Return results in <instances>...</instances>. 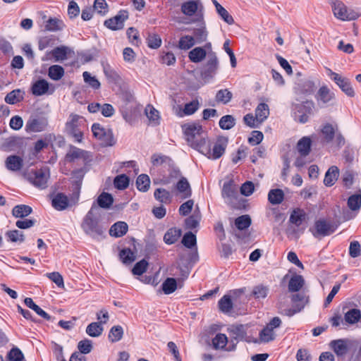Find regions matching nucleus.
<instances>
[{"label": "nucleus", "instance_id": "1", "mask_svg": "<svg viewBox=\"0 0 361 361\" xmlns=\"http://www.w3.org/2000/svg\"><path fill=\"white\" fill-rule=\"evenodd\" d=\"M81 228L87 235L95 240L100 241L106 237L107 226L101 221L99 209L94 204L84 216Z\"/></svg>", "mask_w": 361, "mask_h": 361}, {"label": "nucleus", "instance_id": "2", "mask_svg": "<svg viewBox=\"0 0 361 361\" xmlns=\"http://www.w3.org/2000/svg\"><path fill=\"white\" fill-rule=\"evenodd\" d=\"M185 140L188 145L201 154H209V140L197 123H189L183 126Z\"/></svg>", "mask_w": 361, "mask_h": 361}, {"label": "nucleus", "instance_id": "3", "mask_svg": "<svg viewBox=\"0 0 361 361\" xmlns=\"http://www.w3.org/2000/svg\"><path fill=\"white\" fill-rule=\"evenodd\" d=\"M332 8L334 16L341 20H353L357 18V14L348 11L344 4L339 0H327Z\"/></svg>", "mask_w": 361, "mask_h": 361}, {"label": "nucleus", "instance_id": "4", "mask_svg": "<svg viewBox=\"0 0 361 361\" xmlns=\"http://www.w3.org/2000/svg\"><path fill=\"white\" fill-rule=\"evenodd\" d=\"M92 131L94 137L102 142V145L113 146L115 144L112 131L104 128L99 123H94L92 126Z\"/></svg>", "mask_w": 361, "mask_h": 361}, {"label": "nucleus", "instance_id": "5", "mask_svg": "<svg viewBox=\"0 0 361 361\" xmlns=\"http://www.w3.org/2000/svg\"><path fill=\"white\" fill-rule=\"evenodd\" d=\"M49 178V171L47 168L36 169L28 175L29 181L39 189H44L47 187Z\"/></svg>", "mask_w": 361, "mask_h": 361}, {"label": "nucleus", "instance_id": "6", "mask_svg": "<svg viewBox=\"0 0 361 361\" xmlns=\"http://www.w3.org/2000/svg\"><path fill=\"white\" fill-rule=\"evenodd\" d=\"M329 76L348 97H354L355 96V92L348 78L342 76L331 70H329Z\"/></svg>", "mask_w": 361, "mask_h": 361}, {"label": "nucleus", "instance_id": "7", "mask_svg": "<svg viewBox=\"0 0 361 361\" xmlns=\"http://www.w3.org/2000/svg\"><path fill=\"white\" fill-rule=\"evenodd\" d=\"M228 145V138L226 137H219L212 149L211 142H209V154H203L209 159H219L225 152Z\"/></svg>", "mask_w": 361, "mask_h": 361}, {"label": "nucleus", "instance_id": "8", "mask_svg": "<svg viewBox=\"0 0 361 361\" xmlns=\"http://www.w3.org/2000/svg\"><path fill=\"white\" fill-rule=\"evenodd\" d=\"M310 231L312 235L317 237L329 235L335 231L332 224L324 219H320L314 222V229Z\"/></svg>", "mask_w": 361, "mask_h": 361}, {"label": "nucleus", "instance_id": "9", "mask_svg": "<svg viewBox=\"0 0 361 361\" xmlns=\"http://www.w3.org/2000/svg\"><path fill=\"white\" fill-rule=\"evenodd\" d=\"M128 18V12L121 10L114 17L107 19L104 25L111 30H118L123 28L124 22Z\"/></svg>", "mask_w": 361, "mask_h": 361}, {"label": "nucleus", "instance_id": "10", "mask_svg": "<svg viewBox=\"0 0 361 361\" xmlns=\"http://www.w3.org/2000/svg\"><path fill=\"white\" fill-rule=\"evenodd\" d=\"M247 325L244 324H236L232 325L229 329L228 331L232 336L231 343H237L239 341H245L246 342H250V340L247 336Z\"/></svg>", "mask_w": 361, "mask_h": 361}, {"label": "nucleus", "instance_id": "11", "mask_svg": "<svg viewBox=\"0 0 361 361\" xmlns=\"http://www.w3.org/2000/svg\"><path fill=\"white\" fill-rule=\"evenodd\" d=\"M87 109L92 114L101 112L102 115L106 118L111 117L115 114L114 106L107 103L101 105L99 103L93 102L88 104Z\"/></svg>", "mask_w": 361, "mask_h": 361}, {"label": "nucleus", "instance_id": "12", "mask_svg": "<svg viewBox=\"0 0 361 361\" xmlns=\"http://www.w3.org/2000/svg\"><path fill=\"white\" fill-rule=\"evenodd\" d=\"M48 121L45 118H30L26 123L27 132L39 133L46 130Z\"/></svg>", "mask_w": 361, "mask_h": 361}, {"label": "nucleus", "instance_id": "13", "mask_svg": "<svg viewBox=\"0 0 361 361\" xmlns=\"http://www.w3.org/2000/svg\"><path fill=\"white\" fill-rule=\"evenodd\" d=\"M202 9L203 6L198 1L190 0L183 3L181 5V11L185 16H192L196 12L199 11L197 18L202 13Z\"/></svg>", "mask_w": 361, "mask_h": 361}, {"label": "nucleus", "instance_id": "14", "mask_svg": "<svg viewBox=\"0 0 361 361\" xmlns=\"http://www.w3.org/2000/svg\"><path fill=\"white\" fill-rule=\"evenodd\" d=\"M314 89L315 85L314 82L309 79L299 80L294 87L296 94L304 96L312 94Z\"/></svg>", "mask_w": 361, "mask_h": 361}, {"label": "nucleus", "instance_id": "15", "mask_svg": "<svg viewBox=\"0 0 361 361\" xmlns=\"http://www.w3.org/2000/svg\"><path fill=\"white\" fill-rule=\"evenodd\" d=\"M335 98V94L326 86H322L317 94L315 99L319 106L328 104Z\"/></svg>", "mask_w": 361, "mask_h": 361}, {"label": "nucleus", "instance_id": "16", "mask_svg": "<svg viewBox=\"0 0 361 361\" xmlns=\"http://www.w3.org/2000/svg\"><path fill=\"white\" fill-rule=\"evenodd\" d=\"M196 21H200L201 23L199 27L193 30V37L195 38V43L200 44L205 42L208 36V32L203 20V13L200 15L199 18L196 19Z\"/></svg>", "mask_w": 361, "mask_h": 361}, {"label": "nucleus", "instance_id": "17", "mask_svg": "<svg viewBox=\"0 0 361 361\" xmlns=\"http://www.w3.org/2000/svg\"><path fill=\"white\" fill-rule=\"evenodd\" d=\"M227 343L228 337L224 334L219 333L212 338V346L215 350L233 351L235 349V343H233L231 346L226 348Z\"/></svg>", "mask_w": 361, "mask_h": 361}, {"label": "nucleus", "instance_id": "18", "mask_svg": "<svg viewBox=\"0 0 361 361\" xmlns=\"http://www.w3.org/2000/svg\"><path fill=\"white\" fill-rule=\"evenodd\" d=\"M221 195L226 200V202L229 203L235 199L237 195V188L233 180L224 182L221 190Z\"/></svg>", "mask_w": 361, "mask_h": 361}, {"label": "nucleus", "instance_id": "19", "mask_svg": "<svg viewBox=\"0 0 361 361\" xmlns=\"http://www.w3.org/2000/svg\"><path fill=\"white\" fill-rule=\"evenodd\" d=\"M311 106H307L303 104H298L295 109L294 120L300 123H305L309 120V115L311 114Z\"/></svg>", "mask_w": 361, "mask_h": 361}, {"label": "nucleus", "instance_id": "20", "mask_svg": "<svg viewBox=\"0 0 361 361\" xmlns=\"http://www.w3.org/2000/svg\"><path fill=\"white\" fill-rule=\"evenodd\" d=\"M89 158L90 155L88 152L72 145L70 147V149L66 155V160L68 162H72L79 159L87 161Z\"/></svg>", "mask_w": 361, "mask_h": 361}, {"label": "nucleus", "instance_id": "21", "mask_svg": "<svg viewBox=\"0 0 361 361\" xmlns=\"http://www.w3.org/2000/svg\"><path fill=\"white\" fill-rule=\"evenodd\" d=\"M329 345L338 357L345 356L348 351V341L345 339L333 340Z\"/></svg>", "mask_w": 361, "mask_h": 361}, {"label": "nucleus", "instance_id": "22", "mask_svg": "<svg viewBox=\"0 0 361 361\" xmlns=\"http://www.w3.org/2000/svg\"><path fill=\"white\" fill-rule=\"evenodd\" d=\"M56 136L54 133H47L44 135V139L38 140L34 146V154H39L43 149L47 148L49 144L56 140Z\"/></svg>", "mask_w": 361, "mask_h": 361}, {"label": "nucleus", "instance_id": "23", "mask_svg": "<svg viewBox=\"0 0 361 361\" xmlns=\"http://www.w3.org/2000/svg\"><path fill=\"white\" fill-rule=\"evenodd\" d=\"M5 165L8 170L18 171L22 169L23 160L18 155H10L6 158Z\"/></svg>", "mask_w": 361, "mask_h": 361}, {"label": "nucleus", "instance_id": "24", "mask_svg": "<svg viewBox=\"0 0 361 361\" xmlns=\"http://www.w3.org/2000/svg\"><path fill=\"white\" fill-rule=\"evenodd\" d=\"M339 176V169L336 166H331L325 173L324 184L327 187H331L338 180Z\"/></svg>", "mask_w": 361, "mask_h": 361}, {"label": "nucleus", "instance_id": "25", "mask_svg": "<svg viewBox=\"0 0 361 361\" xmlns=\"http://www.w3.org/2000/svg\"><path fill=\"white\" fill-rule=\"evenodd\" d=\"M51 204L58 211L64 210L68 206V197L63 193L59 192L53 197Z\"/></svg>", "mask_w": 361, "mask_h": 361}, {"label": "nucleus", "instance_id": "26", "mask_svg": "<svg viewBox=\"0 0 361 361\" xmlns=\"http://www.w3.org/2000/svg\"><path fill=\"white\" fill-rule=\"evenodd\" d=\"M128 224L124 221L114 224L109 229V235L116 238L123 236L128 232Z\"/></svg>", "mask_w": 361, "mask_h": 361}, {"label": "nucleus", "instance_id": "27", "mask_svg": "<svg viewBox=\"0 0 361 361\" xmlns=\"http://www.w3.org/2000/svg\"><path fill=\"white\" fill-rule=\"evenodd\" d=\"M219 67V60L216 54L211 51L208 54V59L205 65V73L212 75L215 73Z\"/></svg>", "mask_w": 361, "mask_h": 361}, {"label": "nucleus", "instance_id": "28", "mask_svg": "<svg viewBox=\"0 0 361 361\" xmlns=\"http://www.w3.org/2000/svg\"><path fill=\"white\" fill-rule=\"evenodd\" d=\"M176 190L181 194L183 199L188 198L192 195L190 183L185 177H182L177 183Z\"/></svg>", "mask_w": 361, "mask_h": 361}, {"label": "nucleus", "instance_id": "29", "mask_svg": "<svg viewBox=\"0 0 361 361\" xmlns=\"http://www.w3.org/2000/svg\"><path fill=\"white\" fill-rule=\"evenodd\" d=\"M312 140L309 137H302L297 144V150L302 157L307 156L311 150Z\"/></svg>", "mask_w": 361, "mask_h": 361}, {"label": "nucleus", "instance_id": "30", "mask_svg": "<svg viewBox=\"0 0 361 361\" xmlns=\"http://www.w3.org/2000/svg\"><path fill=\"white\" fill-rule=\"evenodd\" d=\"M182 234V231L178 228H169L164 236V241L167 245H172L178 241Z\"/></svg>", "mask_w": 361, "mask_h": 361}, {"label": "nucleus", "instance_id": "31", "mask_svg": "<svg viewBox=\"0 0 361 361\" xmlns=\"http://www.w3.org/2000/svg\"><path fill=\"white\" fill-rule=\"evenodd\" d=\"M306 216L307 214L302 209L296 208L291 212L289 221L296 226H300L305 220Z\"/></svg>", "mask_w": 361, "mask_h": 361}, {"label": "nucleus", "instance_id": "32", "mask_svg": "<svg viewBox=\"0 0 361 361\" xmlns=\"http://www.w3.org/2000/svg\"><path fill=\"white\" fill-rule=\"evenodd\" d=\"M49 90V83L44 79L36 81L32 86V93L35 96L44 94Z\"/></svg>", "mask_w": 361, "mask_h": 361}, {"label": "nucleus", "instance_id": "33", "mask_svg": "<svg viewBox=\"0 0 361 361\" xmlns=\"http://www.w3.org/2000/svg\"><path fill=\"white\" fill-rule=\"evenodd\" d=\"M305 284V280L301 275L293 276L288 282V290L291 293L299 291Z\"/></svg>", "mask_w": 361, "mask_h": 361}, {"label": "nucleus", "instance_id": "34", "mask_svg": "<svg viewBox=\"0 0 361 361\" xmlns=\"http://www.w3.org/2000/svg\"><path fill=\"white\" fill-rule=\"evenodd\" d=\"M24 302L27 307L34 310L39 316H40L43 319L47 321H50L51 319V317L45 311H44L40 307L36 305L32 298H26L24 300Z\"/></svg>", "mask_w": 361, "mask_h": 361}, {"label": "nucleus", "instance_id": "35", "mask_svg": "<svg viewBox=\"0 0 361 361\" xmlns=\"http://www.w3.org/2000/svg\"><path fill=\"white\" fill-rule=\"evenodd\" d=\"M361 319V311L358 309H350L344 314V322L347 324H355Z\"/></svg>", "mask_w": 361, "mask_h": 361}, {"label": "nucleus", "instance_id": "36", "mask_svg": "<svg viewBox=\"0 0 361 361\" xmlns=\"http://www.w3.org/2000/svg\"><path fill=\"white\" fill-rule=\"evenodd\" d=\"M24 94V91L20 89H16L8 93L4 100L7 104H15L23 99Z\"/></svg>", "mask_w": 361, "mask_h": 361}, {"label": "nucleus", "instance_id": "37", "mask_svg": "<svg viewBox=\"0 0 361 361\" xmlns=\"http://www.w3.org/2000/svg\"><path fill=\"white\" fill-rule=\"evenodd\" d=\"M32 212L31 207L25 204H18L12 209V214L16 218H24L29 216Z\"/></svg>", "mask_w": 361, "mask_h": 361}, {"label": "nucleus", "instance_id": "38", "mask_svg": "<svg viewBox=\"0 0 361 361\" xmlns=\"http://www.w3.org/2000/svg\"><path fill=\"white\" fill-rule=\"evenodd\" d=\"M207 55L205 49L202 47H195L188 54V58L193 63L201 62Z\"/></svg>", "mask_w": 361, "mask_h": 361}, {"label": "nucleus", "instance_id": "39", "mask_svg": "<svg viewBox=\"0 0 361 361\" xmlns=\"http://www.w3.org/2000/svg\"><path fill=\"white\" fill-rule=\"evenodd\" d=\"M284 199V192L281 189H272L268 193V200L271 204H281Z\"/></svg>", "mask_w": 361, "mask_h": 361}, {"label": "nucleus", "instance_id": "40", "mask_svg": "<svg viewBox=\"0 0 361 361\" xmlns=\"http://www.w3.org/2000/svg\"><path fill=\"white\" fill-rule=\"evenodd\" d=\"M269 114V109L267 104L260 103L255 109V116L257 121L263 122L267 118Z\"/></svg>", "mask_w": 361, "mask_h": 361}, {"label": "nucleus", "instance_id": "41", "mask_svg": "<svg viewBox=\"0 0 361 361\" xmlns=\"http://www.w3.org/2000/svg\"><path fill=\"white\" fill-rule=\"evenodd\" d=\"M114 202L113 196L108 193L103 192L97 197L98 205L104 209H109L111 207Z\"/></svg>", "mask_w": 361, "mask_h": 361}, {"label": "nucleus", "instance_id": "42", "mask_svg": "<svg viewBox=\"0 0 361 361\" xmlns=\"http://www.w3.org/2000/svg\"><path fill=\"white\" fill-rule=\"evenodd\" d=\"M48 75L53 80H59L64 75V69L59 65H52L49 68Z\"/></svg>", "mask_w": 361, "mask_h": 361}, {"label": "nucleus", "instance_id": "43", "mask_svg": "<svg viewBox=\"0 0 361 361\" xmlns=\"http://www.w3.org/2000/svg\"><path fill=\"white\" fill-rule=\"evenodd\" d=\"M233 98V94L228 89H224L219 90L215 97V100L218 103L226 104L231 102Z\"/></svg>", "mask_w": 361, "mask_h": 361}, {"label": "nucleus", "instance_id": "44", "mask_svg": "<svg viewBox=\"0 0 361 361\" xmlns=\"http://www.w3.org/2000/svg\"><path fill=\"white\" fill-rule=\"evenodd\" d=\"M181 243L187 248L192 249L195 247V252H197V238L196 235L192 232L185 233L182 238Z\"/></svg>", "mask_w": 361, "mask_h": 361}, {"label": "nucleus", "instance_id": "45", "mask_svg": "<svg viewBox=\"0 0 361 361\" xmlns=\"http://www.w3.org/2000/svg\"><path fill=\"white\" fill-rule=\"evenodd\" d=\"M177 281L174 278H167L162 283L161 288L164 294L169 295L177 289Z\"/></svg>", "mask_w": 361, "mask_h": 361}, {"label": "nucleus", "instance_id": "46", "mask_svg": "<svg viewBox=\"0 0 361 361\" xmlns=\"http://www.w3.org/2000/svg\"><path fill=\"white\" fill-rule=\"evenodd\" d=\"M104 331L103 326L98 322H92L86 328V334L91 337H99Z\"/></svg>", "mask_w": 361, "mask_h": 361}, {"label": "nucleus", "instance_id": "47", "mask_svg": "<svg viewBox=\"0 0 361 361\" xmlns=\"http://www.w3.org/2000/svg\"><path fill=\"white\" fill-rule=\"evenodd\" d=\"M151 162L152 165L154 166H161L163 164H166L169 166H171L173 161L168 156L161 154H154L151 157Z\"/></svg>", "mask_w": 361, "mask_h": 361}, {"label": "nucleus", "instance_id": "48", "mask_svg": "<svg viewBox=\"0 0 361 361\" xmlns=\"http://www.w3.org/2000/svg\"><path fill=\"white\" fill-rule=\"evenodd\" d=\"M348 207L352 211H358L361 207V192L350 195L348 199Z\"/></svg>", "mask_w": 361, "mask_h": 361}, {"label": "nucleus", "instance_id": "49", "mask_svg": "<svg viewBox=\"0 0 361 361\" xmlns=\"http://www.w3.org/2000/svg\"><path fill=\"white\" fill-rule=\"evenodd\" d=\"M123 335V329L121 326H114L109 332V339L111 342L115 343L119 341Z\"/></svg>", "mask_w": 361, "mask_h": 361}, {"label": "nucleus", "instance_id": "50", "mask_svg": "<svg viewBox=\"0 0 361 361\" xmlns=\"http://www.w3.org/2000/svg\"><path fill=\"white\" fill-rule=\"evenodd\" d=\"M269 288L267 286L262 284L255 286L252 291V295L257 300L264 299L269 294Z\"/></svg>", "mask_w": 361, "mask_h": 361}, {"label": "nucleus", "instance_id": "51", "mask_svg": "<svg viewBox=\"0 0 361 361\" xmlns=\"http://www.w3.org/2000/svg\"><path fill=\"white\" fill-rule=\"evenodd\" d=\"M64 24L62 20L57 18H49L45 25V29L48 31L56 32L63 30Z\"/></svg>", "mask_w": 361, "mask_h": 361}, {"label": "nucleus", "instance_id": "52", "mask_svg": "<svg viewBox=\"0 0 361 361\" xmlns=\"http://www.w3.org/2000/svg\"><path fill=\"white\" fill-rule=\"evenodd\" d=\"M154 196L156 200L161 203L167 204L171 200L170 192L164 188H157L154 192Z\"/></svg>", "mask_w": 361, "mask_h": 361}, {"label": "nucleus", "instance_id": "53", "mask_svg": "<svg viewBox=\"0 0 361 361\" xmlns=\"http://www.w3.org/2000/svg\"><path fill=\"white\" fill-rule=\"evenodd\" d=\"M259 340L262 343H269L275 339L276 334L271 327L267 326L259 332Z\"/></svg>", "mask_w": 361, "mask_h": 361}, {"label": "nucleus", "instance_id": "54", "mask_svg": "<svg viewBox=\"0 0 361 361\" xmlns=\"http://www.w3.org/2000/svg\"><path fill=\"white\" fill-rule=\"evenodd\" d=\"M219 310L224 313H228L233 309V302L231 297L228 295H224L218 302Z\"/></svg>", "mask_w": 361, "mask_h": 361}, {"label": "nucleus", "instance_id": "55", "mask_svg": "<svg viewBox=\"0 0 361 361\" xmlns=\"http://www.w3.org/2000/svg\"><path fill=\"white\" fill-rule=\"evenodd\" d=\"M195 44V38L190 35H184L181 37L178 42V47L182 50H188Z\"/></svg>", "mask_w": 361, "mask_h": 361}, {"label": "nucleus", "instance_id": "56", "mask_svg": "<svg viewBox=\"0 0 361 361\" xmlns=\"http://www.w3.org/2000/svg\"><path fill=\"white\" fill-rule=\"evenodd\" d=\"M150 185L149 177L146 174L140 175L136 180V185L138 190L146 192L148 190Z\"/></svg>", "mask_w": 361, "mask_h": 361}, {"label": "nucleus", "instance_id": "57", "mask_svg": "<svg viewBox=\"0 0 361 361\" xmlns=\"http://www.w3.org/2000/svg\"><path fill=\"white\" fill-rule=\"evenodd\" d=\"M56 39L54 36H45L40 37L38 41V49L41 51L48 47H52L56 44Z\"/></svg>", "mask_w": 361, "mask_h": 361}, {"label": "nucleus", "instance_id": "58", "mask_svg": "<svg viewBox=\"0 0 361 361\" xmlns=\"http://www.w3.org/2000/svg\"><path fill=\"white\" fill-rule=\"evenodd\" d=\"M7 240L12 243H21L24 241L25 237L23 232L18 230L8 231L5 234Z\"/></svg>", "mask_w": 361, "mask_h": 361}, {"label": "nucleus", "instance_id": "59", "mask_svg": "<svg viewBox=\"0 0 361 361\" xmlns=\"http://www.w3.org/2000/svg\"><path fill=\"white\" fill-rule=\"evenodd\" d=\"M119 257L122 262L126 264H130L135 259L133 252L130 248H124L119 252Z\"/></svg>", "mask_w": 361, "mask_h": 361}, {"label": "nucleus", "instance_id": "60", "mask_svg": "<svg viewBox=\"0 0 361 361\" xmlns=\"http://www.w3.org/2000/svg\"><path fill=\"white\" fill-rule=\"evenodd\" d=\"M219 125L223 130H230L235 125V119L231 115H226L220 118Z\"/></svg>", "mask_w": 361, "mask_h": 361}, {"label": "nucleus", "instance_id": "61", "mask_svg": "<svg viewBox=\"0 0 361 361\" xmlns=\"http://www.w3.org/2000/svg\"><path fill=\"white\" fill-rule=\"evenodd\" d=\"M130 179L126 174L118 175L114 180V187L118 190H124L129 185Z\"/></svg>", "mask_w": 361, "mask_h": 361}, {"label": "nucleus", "instance_id": "62", "mask_svg": "<svg viewBox=\"0 0 361 361\" xmlns=\"http://www.w3.org/2000/svg\"><path fill=\"white\" fill-rule=\"evenodd\" d=\"M83 121L84 118L82 116L77 114H71L70 116L69 121L66 123V130L68 131L75 128H79L80 123Z\"/></svg>", "mask_w": 361, "mask_h": 361}, {"label": "nucleus", "instance_id": "63", "mask_svg": "<svg viewBox=\"0 0 361 361\" xmlns=\"http://www.w3.org/2000/svg\"><path fill=\"white\" fill-rule=\"evenodd\" d=\"M251 218L247 214L238 216L235 220V226L240 231L247 228L251 225Z\"/></svg>", "mask_w": 361, "mask_h": 361}, {"label": "nucleus", "instance_id": "64", "mask_svg": "<svg viewBox=\"0 0 361 361\" xmlns=\"http://www.w3.org/2000/svg\"><path fill=\"white\" fill-rule=\"evenodd\" d=\"M67 47L64 46L54 48L50 54L54 58L56 61H63L67 58Z\"/></svg>", "mask_w": 361, "mask_h": 361}]
</instances>
